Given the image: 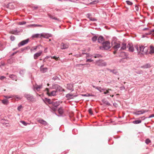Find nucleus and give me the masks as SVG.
Wrapping results in <instances>:
<instances>
[{"label": "nucleus", "instance_id": "f257e3e1", "mask_svg": "<svg viewBox=\"0 0 154 154\" xmlns=\"http://www.w3.org/2000/svg\"><path fill=\"white\" fill-rule=\"evenodd\" d=\"M103 46L100 47V49L102 50L104 49L107 50L110 48V43L109 42L106 41L104 42H103Z\"/></svg>", "mask_w": 154, "mask_h": 154}, {"label": "nucleus", "instance_id": "f03ea898", "mask_svg": "<svg viewBox=\"0 0 154 154\" xmlns=\"http://www.w3.org/2000/svg\"><path fill=\"white\" fill-rule=\"evenodd\" d=\"M24 97L26 99L32 103L35 102L36 101V99L34 97L30 94H25L24 95Z\"/></svg>", "mask_w": 154, "mask_h": 154}, {"label": "nucleus", "instance_id": "7ed1b4c3", "mask_svg": "<svg viewBox=\"0 0 154 154\" xmlns=\"http://www.w3.org/2000/svg\"><path fill=\"white\" fill-rule=\"evenodd\" d=\"M96 64L97 66H105L106 65V63L104 62L102 60H99L96 61Z\"/></svg>", "mask_w": 154, "mask_h": 154}, {"label": "nucleus", "instance_id": "20e7f679", "mask_svg": "<svg viewBox=\"0 0 154 154\" xmlns=\"http://www.w3.org/2000/svg\"><path fill=\"white\" fill-rule=\"evenodd\" d=\"M53 88L56 90V91H65L61 87L58 85L55 84L53 85Z\"/></svg>", "mask_w": 154, "mask_h": 154}, {"label": "nucleus", "instance_id": "39448f33", "mask_svg": "<svg viewBox=\"0 0 154 154\" xmlns=\"http://www.w3.org/2000/svg\"><path fill=\"white\" fill-rule=\"evenodd\" d=\"M46 90L47 91V94L49 96H55L56 95V93L57 92V91H52L51 93H49L48 92H49V89L48 88H46Z\"/></svg>", "mask_w": 154, "mask_h": 154}, {"label": "nucleus", "instance_id": "423d86ee", "mask_svg": "<svg viewBox=\"0 0 154 154\" xmlns=\"http://www.w3.org/2000/svg\"><path fill=\"white\" fill-rule=\"evenodd\" d=\"M148 110H142L134 112V114L135 115H138L140 114H143V113L145 112H148Z\"/></svg>", "mask_w": 154, "mask_h": 154}, {"label": "nucleus", "instance_id": "0eeeda50", "mask_svg": "<svg viewBox=\"0 0 154 154\" xmlns=\"http://www.w3.org/2000/svg\"><path fill=\"white\" fill-rule=\"evenodd\" d=\"M42 53V51H40L38 52L35 54L33 56L34 58L36 60L37 59L38 57L41 55Z\"/></svg>", "mask_w": 154, "mask_h": 154}, {"label": "nucleus", "instance_id": "6e6552de", "mask_svg": "<svg viewBox=\"0 0 154 154\" xmlns=\"http://www.w3.org/2000/svg\"><path fill=\"white\" fill-rule=\"evenodd\" d=\"M52 36V35L51 34L45 33H41L40 35V37H42L44 38H48L49 37Z\"/></svg>", "mask_w": 154, "mask_h": 154}, {"label": "nucleus", "instance_id": "1a4fd4ad", "mask_svg": "<svg viewBox=\"0 0 154 154\" xmlns=\"http://www.w3.org/2000/svg\"><path fill=\"white\" fill-rule=\"evenodd\" d=\"M69 47V44L68 43L64 44L63 43H62L60 45V48L62 49H65Z\"/></svg>", "mask_w": 154, "mask_h": 154}, {"label": "nucleus", "instance_id": "9d476101", "mask_svg": "<svg viewBox=\"0 0 154 154\" xmlns=\"http://www.w3.org/2000/svg\"><path fill=\"white\" fill-rule=\"evenodd\" d=\"M29 39H27L26 40H23L19 43L18 44V46L20 47L21 46L23 45H24L27 44L29 42Z\"/></svg>", "mask_w": 154, "mask_h": 154}, {"label": "nucleus", "instance_id": "9b49d317", "mask_svg": "<svg viewBox=\"0 0 154 154\" xmlns=\"http://www.w3.org/2000/svg\"><path fill=\"white\" fill-rule=\"evenodd\" d=\"M120 47V44L119 43L115 42L114 45L113 46V48L114 50L117 51Z\"/></svg>", "mask_w": 154, "mask_h": 154}, {"label": "nucleus", "instance_id": "f8f14e48", "mask_svg": "<svg viewBox=\"0 0 154 154\" xmlns=\"http://www.w3.org/2000/svg\"><path fill=\"white\" fill-rule=\"evenodd\" d=\"M128 48L129 51L130 52H133L135 50L134 45L133 46L128 44Z\"/></svg>", "mask_w": 154, "mask_h": 154}, {"label": "nucleus", "instance_id": "ddd939ff", "mask_svg": "<svg viewBox=\"0 0 154 154\" xmlns=\"http://www.w3.org/2000/svg\"><path fill=\"white\" fill-rule=\"evenodd\" d=\"M44 65H42L40 68V71L42 73H45L47 72L48 68L47 67L44 68Z\"/></svg>", "mask_w": 154, "mask_h": 154}, {"label": "nucleus", "instance_id": "4468645a", "mask_svg": "<svg viewBox=\"0 0 154 154\" xmlns=\"http://www.w3.org/2000/svg\"><path fill=\"white\" fill-rule=\"evenodd\" d=\"M67 88L69 90L71 91H74L73 88V85L71 84H68L67 85Z\"/></svg>", "mask_w": 154, "mask_h": 154}, {"label": "nucleus", "instance_id": "2eb2a0df", "mask_svg": "<svg viewBox=\"0 0 154 154\" xmlns=\"http://www.w3.org/2000/svg\"><path fill=\"white\" fill-rule=\"evenodd\" d=\"M73 96H74V97H76L77 96V95H75L73 96V94H68L66 95V97L67 98H68V99H69L73 98L72 97Z\"/></svg>", "mask_w": 154, "mask_h": 154}, {"label": "nucleus", "instance_id": "dca6fc26", "mask_svg": "<svg viewBox=\"0 0 154 154\" xmlns=\"http://www.w3.org/2000/svg\"><path fill=\"white\" fill-rule=\"evenodd\" d=\"M38 122L44 125H48V123L42 119H40L38 120Z\"/></svg>", "mask_w": 154, "mask_h": 154}, {"label": "nucleus", "instance_id": "f3484780", "mask_svg": "<svg viewBox=\"0 0 154 154\" xmlns=\"http://www.w3.org/2000/svg\"><path fill=\"white\" fill-rule=\"evenodd\" d=\"M128 56V54L124 52H121L119 55L120 56L123 57L124 58H127Z\"/></svg>", "mask_w": 154, "mask_h": 154}, {"label": "nucleus", "instance_id": "a211bd4d", "mask_svg": "<svg viewBox=\"0 0 154 154\" xmlns=\"http://www.w3.org/2000/svg\"><path fill=\"white\" fill-rule=\"evenodd\" d=\"M42 88V85H36L35 86H34V90H35V89L37 91H38Z\"/></svg>", "mask_w": 154, "mask_h": 154}, {"label": "nucleus", "instance_id": "6ab92c4d", "mask_svg": "<svg viewBox=\"0 0 154 154\" xmlns=\"http://www.w3.org/2000/svg\"><path fill=\"white\" fill-rule=\"evenodd\" d=\"M104 39L103 37L102 36H100L97 39L98 42L100 43H102Z\"/></svg>", "mask_w": 154, "mask_h": 154}, {"label": "nucleus", "instance_id": "aec40b11", "mask_svg": "<svg viewBox=\"0 0 154 154\" xmlns=\"http://www.w3.org/2000/svg\"><path fill=\"white\" fill-rule=\"evenodd\" d=\"M107 70L109 71L110 72H112L115 75H117L118 74V71L115 69H114L113 70H111L109 69H107Z\"/></svg>", "mask_w": 154, "mask_h": 154}, {"label": "nucleus", "instance_id": "412c9836", "mask_svg": "<svg viewBox=\"0 0 154 154\" xmlns=\"http://www.w3.org/2000/svg\"><path fill=\"white\" fill-rule=\"evenodd\" d=\"M148 48L147 46H143V49L142 50V53L146 54L148 52Z\"/></svg>", "mask_w": 154, "mask_h": 154}, {"label": "nucleus", "instance_id": "4be33fe9", "mask_svg": "<svg viewBox=\"0 0 154 154\" xmlns=\"http://www.w3.org/2000/svg\"><path fill=\"white\" fill-rule=\"evenodd\" d=\"M149 54L154 53V47L152 45H150V46Z\"/></svg>", "mask_w": 154, "mask_h": 154}, {"label": "nucleus", "instance_id": "5701e85b", "mask_svg": "<svg viewBox=\"0 0 154 154\" xmlns=\"http://www.w3.org/2000/svg\"><path fill=\"white\" fill-rule=\"evenodd\" d=\"M9 77L11 79L13 80H17V76L14 74L10 75H9Z\"/></svg>", "mask_w": 154, "mask_h": 154}, {"label": "nucleus", "instance_id": "b1692460", "mask_svg": "<svg viewBox=\"0 0 154 154\" xmlns=\"http://www.w3.org/2000/svg\"><path fill=\"white\" fill-rule=\"evenodd\" d=\"M51 104H52L54 106L56 107H57L60 104L59 103L57 102H52V103Z\"/></svg>", "mask_w": 154, "mask_h": 154}, {"label": "nucleus", "instance_id": "393cba45", "mask_svg": "<svg viewBox=\"0 0 154 154\" xmlns=\"http://www.w3.org/2000/svg\"><path fill=\"white\" fill-rule=\"evenodd\" d=\"M135 49H136L138 53H140V45L138 47L137 45H134Z\"/></svg>", "mask_w": 154, "mask_h": 154}, {"label": "nucleus", "instance_id": "a878e982", "mask_svg": "<svg viewBox=\"0 0 154 154\" xmlns=\"http://www.w3.org/2000/svg\"><path fill=\"white\" fill-rule=\"evenodd\" d=\"M58 112L60 114H62L63 112V110L62 107H60L58 110Z\"/></svg>", "mask_w": 154, "mask_h": 154}, {"label": "nucleus", "instance_id": "bb28decb", "mask_svg": "<svg viewBox=\"0 0 154 154\" xmlns=\"http://www.w3.org/2000/svg\"><path fill=\"white\" fill-rule=\"evenodd\" d=\"M98 37L96 35H94L92 37L91 39L93 42H95L97 39Z\"/></svg>", "mask_w": 154, "mask_h": 154}, {"label": "nucleus", "instance_id": "cd10ccee", "mask_svg": "<svg viewBox=\"0 0 154 154\" xmlns=\"http://www.w3.org/2000/svg\"><path fill=\"white\" fill-rule=\"evenodd\" d=\"M150 67V64H147L145 65H144L141 66V67L143 68H147Z\"/></svg>", "mask_w": 154, "mask_h": 154}, {"label": "nucleus", "instance_id": "c85d7f7f", "mask_svg": "<svg viewBox=\"0 0 154 154\" xmlns=\"http://www.w3.org/2000/svg\"><path fill=\"white\" fill-rule=\"evenodd\" d=\"M30 26L32 27H42V26L39 24H32L29 25Z\"/></svg>", "mask_w": 154, "mask_h": 154}, {"label": "nucleus", "instance_id": "c756f323", "mask_svg": "<svg viewBox=\"0 0 154 154\" xmlns=\"http://www.w3.org/2000/svg\"><path fill=\"white\" fill-rule=\"evenodd\" d=\"M141 120H137L133 121L132 122L134 124H138L141 123Z\"/></svg>", "mask_w": 154, "mask_h": 154}, {"label": "nucleus", "instance_id": "7c9ffc66", "mask_svg": "<svg viewBox=\"0 0 154 154\" xmlns=\"http://www.w3.org/2000/svg\"><path fill=\"white\" fill-rule=\"evenodd\" d=\"M154 34V29H152L149 31V32L146 34L147 35H153Z\"/></svg>", "mask_w": 154, "mask_h": 154}, {"label": "nucleus", "instance_id": "2f4dec72", "mask_svg": "<svg viewBox=\"0 0 154 154\" xmlns=\"http://www.w3.org/2000/svg\"><path fill=\"white\" fill-rule=\"evenodd\" d=\"M45 100L46 102H48L49 104H51L52 103V101L49 99L45 98Z\"/></svg>", "mask_w": 154, "mask_h": 154}, {"label": "nucleus", "instance_id": "473e14b6", "mask_svg": "<svg viewBox=\"0 0 154 154\" xmlns=\"http://www.w3.org/2000/svg\"><path fill=\"white\" fill-rule=\"evenodd\" d=\"M38 46H34L32 47V48L30 49V51L32 52V51H34V50H35L38 47Z\"/></svg>", "mask_w": 154, "mask_h": 154}, {"label": "nucleus", "instance_id": "72a5a7b5", "mask_svg": "<svg viewBox=\"0 0 154 154\" xmlns=\"http://www.w3.org/2000/svg\"><path fill=\"white\" fill-rule=\"evenodd\" d=\"M126 48V44L123 43L122 44V46L121 48L122 50H125Z\"/></svg>", "mask_w": 154, "mask_h": 154}, {"label": "nucleus", "instance_id": "f704fd0d", "mask_svg": "<svg viewBox=\"0 0 154 154\" xmlns=\"http://www.w3.org/2000/svg\"><path fill=\"white\" fill-rule=\"evenodd\" d=\"M2 103L4 104H7L8 103V100L7 99H4L2 100Z\"/></svg>", "mask_w": 154, "mask_h": 154}, {"label": "nucleus", "instance_id": "c9c22d12", "mask_svg": "<svg viewBox=\"0 0 154 154\" xmlns=\"http://www.w3.org/2000/svg\"><path fill=\"white\" fill-rule=\"evenodd\" d=\"M25 69L21 70L20 71L19 73L20 75L23 76L25 73Z\"/></svg>", "mask_w": 154, "mask_h": 154}, {"label": "nucleus", "instance_id": "e433bc0d", "mask_svg": "<svg viewBox=\"0 0 154 154\" xmlns=\"http://www.w3.org/2000/svg\"><path fill=\"white\" fill-rule=\"evenodd\" d=\"M82 95L83 96L85 97H89V96H94V95L92 94H82Z\"/></svg>", "mask_w": 154, "mask_h": 154}, {"label": "nucleus", "instance_id": "4c0bfd02", "mask_svg": "<svg viewBox=\"0 0 154 154\" xmlns=\"http://www.w3.org/2000/svg\"><path fill=\"white\" fill-rule=\"evenodd\" d=\"M40 35V34H36L34 35H33L32 37L33 38H37L39 37V36Z\"/></svg>", "mask_w": 154, "mask_h": 154}, {"label": "nucleus", "instance_id": "58836bf2", "mask_svg": "<svg viewBox=\"0 0 154 154\" xmlns=\"http://www.w3.org/2000/svg\"><path fill=\"white\" fill-rule=\"evenodd\" d=\"M104 99H103L102 100V101L103 102V103H104L108 106L110 105V104L109 103V102L108 101H105V102H104Z\"/></svg>", "mask_w": 154, "mask_h": 154}, {"label": "nucleus", "instance_id": "ea45409f", "mask_svg": "<svg viewBox=\"0 0 154 154\" xmlns=\"http://www.w3.org/2000/svg\"><path fill=\"white\" fill-rule=\"evenodd\" d=\"M151 140L148 138L146 139V140L145 141V143L147 144H148L149 143H151Z\"/></svg>", "mask_w": 154, "mask_h": 154}, {"label": "nucleus", "instance_id": "a19ab883", "mask_svg": "<svg viewBox=\"0 0 154 154\" xmlns=\"http://www.w3.org/2000/svg\"><path fill=\"white\" fill-rule=\"evenodd\" d=\"M22 97L18 96V95H16L15 97V98L16 100H20L22 99Z\"/></svg>", "mask_w": 154, "mask_h": 154}, {"label": "nucleus", "instance_id": "79ce46f5", "mask_svg": "<svg viewBox=\"0 0 154 154\" xmlns=\"http://www.w3.org/2000/svg\"><path fill=\"white\" fill-rule=\"evenodd\" d=\"M89 19L91 21H96L97 20V19H96L94 18H93L91 17H89Z\"/></svg>", "mask_w": 154, "mask_h": 154}, {"label": "nucleus", "instance_id": "37998d69", "mask_svg": "<svg viewBox=\"0 0 154 154\" xmlns=\"http://www.w3.org/2000/svg\"><path fill=\"white\" fill-rule=\"evenodd\" d=\"M126 3L129 5H131L133 4V3L129 1H126Z\"/></svg>", "mask_w": 154, "mask_h": 154}, {"label": "nucleus", "instance_id": "c03bdc74", "mask_svg": "<svg viewBox=\"0 0 154 154\" xmlns=\"http://www.w3.org/2000/svg\"><path fill=\"white\" fill-rule=\"evenodd\" d=\"M143 49V46L141 45L140 46V53H141L142 54V50Z\"/></svg>", "mask_w": 154, "mask_h": 154}, {"label": "nucleus", "instance_id": "a18cd8bd", "mask_svg": "<svg viewBox=\"0 0 154 154\" xmlns=\"http://www.w3.org/2000/svg\"><path fill=\"white\" fill-rule=\"evenodd\" d=\"M57 107H56L55 106L50 107L51 109L54 111H55L57 110Z\"/></svg>", "mask_w": 154, "mask_h": 154}, {"label": "nucleus", "instance_id": "49530a36", "mask_svg": "<svg viewBox=\"0 0 154 154\" xmlns=\"http://www.w3.org/2000/svg\"><path fill=\"white\" fill-rule=\"evenodd\" d=\"M10 38V39L12 41H14L15 39V37L13 35L11 36Z\"/></svg>", "mask_w": 154, "mask_h": 154}, {"label": "nucleus", "instance_id": "de8ad7c7", "mask_svg": "<svg viewBox=\"0 0 154 154\" xmlns=\"http://www.w3.org/2000/svg\"><path fill=\"white\" fill-rule=\"evenodd\" d=\"M52 79L54 80L55 81L56 80H59L60 79L57 76H54L52 78Z\"/></svg>", "mask_w": 154, "mask_h": 154}, {"label": "nucleus", "instance_id": "09e8293b", "mask_svg": "<svg viewBox=\"0 0 154 154\" xmlns=\"http://www.w3.org/2000/svg\"><path fill=\"white\" fill-rule=\"evenodd\" d=\"M26 23V22L25 21H22L19 22L18 24L20 25H23L25 24Z\"/></svg>", "mask_w": 154, "mask_h": 154}, {"label": "nucleus", "instance_id": "8fccbe9b", "mask_svg": "<svg viewBox=\"0 0 154 154\" xmlns=\"http://www.w3.org/2000/svg\"><path fill=\"white\" fill-rule=\"evenodd\" d=\"M20 122L23 124L24 125L26 126L27 125V124H28L27 123L25 122V121H20Z\"/></svg>", "mask_w": 154, "mask_h": 154}, {"label": "nucleus", "instance_id": "3c124183", "mask_svg": "<svg viewBox=\"0 0 154 154\" xmlns=\"http://www.w3.org/2000/svg\"><path fill=\"white\" fill-rule=\"evenodd\" d=\"M51 57L52 59H55L56 60H57L58 59L59 57H57L55 56H51Z\"/></svg>", "mask_w": 154, "mask_h": 154}, {"label": "nucleus", "instance_id": "603ef678", "mask_svg": "<svg viewBox=\"0 0 154 154\" xmlns=\"http://www.w3.org/2000/svg\"><path fill=\"white\" fill-rule=\"evenodd\" d=\"M119 88L121 90H122L125 89V88L124 86H121L119 87Z\"/></svg>", "mask_w": 154, "mask_h": 154}, {"label": "nucleus", "instance_id": "864d4df0", "mask_svg": "<svg viewBox=\"0 0 154 154\" xmlns=\"http://www.w3.org/2000/svg\"><path fill=\"white\" fill-rule=\"evenodd\" d=\"M88 112L90 114L92 115L93 114L91 109H89L88 110Z\"/></svg>", "mask_w": 154, "mask_h": 154}, {"label": "nucleus", "instance_id": "5fc2aeb1", "mask_svg": "<svg viewBox=\"0 0 154 154\" xmlns=\"http://www.w3.org/2000/svg\"><path fill=\"white\" fill-rule=\"evenodd\" d=\"M48 16L51 18L53 19L54 17H53V16H52L50 14H48Z\"/></svg>", "mask_w": 154, "mask_h": 154}, {"label": "nucleus", "instance_id": "6e6d98bb", "mask_svg": "<svg viewBox=\"0 0 154 154\" xmlns=\"http://www.w3.org/2000/svg\"><path fill=\"white\" fill-rule=\"evenodd\" d=\"M93 61V60L90 59H88L86 60V62H91Z\"/></svg>", "mask_w": 154, "mask_h": 154}, {"label": "nucleus", "instance_id": "4d7b16f0", "mask_svg": "<svg viewBox=\"0 0 154 154\" xmlns=\"http://www.w3.org/2000/svg\"><path fill=\"white\" fill-rule=\"evenodd\" d=\"M22 105H20V106H19L18 108H17V109L19 110V111H20V109L22 108Z\"/></svg>", "mask_w": 154, "mask_h": 154}, {"label": "nucleus", "instance_id": "13d9d810", "mask_svg": "<svg viewBox=\"0 0 154 154\" xmlns=\"http://www.w3.org/2000/svg\"><path fill=\"white\" fill-rule=\"evenodd\" d=\"M84 65H85V64H77L76 65V66L77 67H80L81 66H83Z\"/></svg>", "mask_w": 154, "mask_h": 154}, {"label": "nucleus", "instance_id": "bf43d9fd", "mask_svg": "<svg viewBox=\"0 0 154 154\" xmlns=\"http://www.w3.org/2000/svg\"><path fill=\"white\" fill-rule=\"evenodd\" d=\"M100 55L99 54H96L95 55V56H94V57L95 58H97V57H100Z\"/></svg>", "mask_w": 154, "mask_h": 154}, {"label": "nucleus", "instance_id": "052dcab7", "mask_svg": "<svg viewBox=\"0 0 154 154\" xmlns=\"http://www.w3.org/2000/svg\"><path fill=\"white\" fill-rule=\"evenodd\" d=\"M5 78V77L4 76H2L0 77V79L1 80H3Z\"/></svg>", "mask_w": 154, "mask_h": 154}, {"label": "nucleus", "instance_id": "680f3d73", "mask_svg": "<svg viewBox=\"0 0 154 154\" xmlns=\"http://www.w3.org/2000/svg\"><path fill=\"white\" fill-rule=\"evenodd\" d=\"M16 31H12L11 32V33L13 34H16Z\"/></svg>", "mask_w": 154, "mask_h": 154}, {"label": "nucleus", "instance_id": "e2e57ef3", "mask_svg": "<svg viewBox=\"0 0 154 154\" xmlns=\"http://www.w3.org/2000/svg\"><path fill=\"white\" fill-rule=\"evenodd\" d=\"M109 93V92L108 91V90H106V91L104 92V94H108Z\"/></svg>", "mask_w": 154, "mask_h": 154}, {"label": "nucleus", "instance_id": "0e129e2a", "mask_svg": "<svg viewBox=\"0 0 154 154\" xmlns=\"http://www.w3.org/2000/svg\"><path fill=\"white\" fill-rule=\"evenodd\" d=\"M113 105L115 107H116L118 106V105L116 103H114L113 104Z\"/></svg>", "mask_w": 154, "mask_h": 154}, {"label": "nucleus", "instance_id": "69168bd1", "mask_svg": "<svg viewBox=\"0 0 154 154\" xmlns=\"http://www.w3.org/2000/svg\"><path fill=\"white\" fill-rule=\"evenodd\" d=\"M38 8V6H34V7H33V8L34 10H35V9Z\"/></svg>", "mask_w": 154, "mask_h": 154}, {"label": "nucleus", "instance_id": "338daca9", "mask_svg": "<svg viewBox=\"0 0 154 154\" xmlns=\"http://www.w3.org/2000/svg\"><path fill=\"white\" fill-rule=\"evenodd\" d=\"M154 117V114H152L149 117V118H150Z\"/></svg>", "mask_w": 154, "mask_h": 154}, {"label": "nucleus", "instance_id": "774afa93", "mask_svg": "<svg viewBox=\"0 0 154 154\" xmlns=\"http://www.w3.org/2000/svg\"><path fill=\"white\" fill-rule=\"evenodd\" d=\"M101 88L100 87H97V88H96V89L99 91H100V89Z\"/></svg>", "mask_w": 154, "mask_h": 154}]
</instances>
